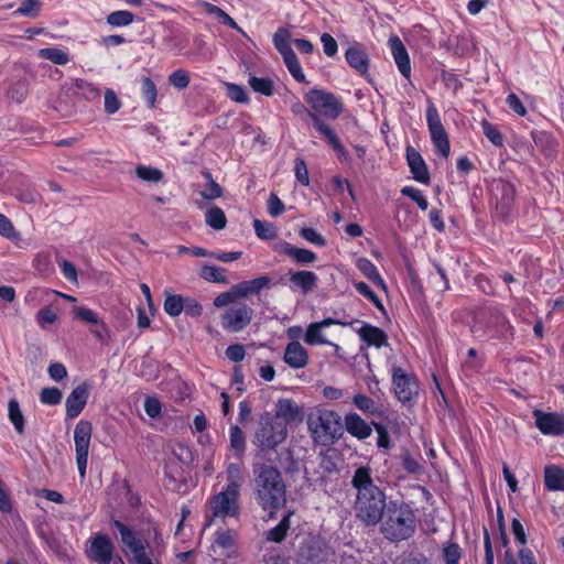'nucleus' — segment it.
Listing matches in <instances>:
<instances>
[{
	"label": "nucleus",
	"instance_id": "f3484780",
	"mask_svg": "<svg viewBox=\"0 0 564 564\" xmlns=\"http://www.w3.org/2000/svg\"><path fill=\"white\" fill-rule=\"evenodd\" d=\"M335 324H340V323L335 321L334 318H325L322 322L311 323L307 326L305 335H304L305 344H307L310 346L333 345L336 350H339V346L328 341L323 333L324 328H326L330 325H335ZM341 324L345 325L344 323H341Z\"/></svg>",
	"mask_w": 564,
	"mask_h": 564
},
{
	"label": "nucleus",
	"instance_id": "0eeeda50",
	"mask_svg": "<svg viewBox=\"0 0 564 564\" xmlns=\"http://www.w3.org/2000/svg\"><path fill=\"white\" fill-rule=\"evenodd\" d=\"M304 99L310 105L312 112L321 118L336 119L343 111V104L333 95L323 89L308 90Z\"/></svg>",
	"mask_w": 564,
	"mask_h": 564
},
{
	"label": "nucleus",
	"instance_id": "ea45409f",
	"mask_svg": "<svg viewBox=\"0 0 564 564\" xmlns=\"http://www.w3.org/2000/svg\"><path fill=\"white\" fill-rule=\"evenodd\" d=\"M284 63L291 73V75L294 77L295 80L299 83L305 82V75L302 70L301 64L297 59V56L294 52L289 53L283 56Z\"/></svg>",
	"mask_w": 564,
	"mask_h": 564
},
{
	"label": "nucleus",
	"instance_id": "8fccbe9b",
	"mask_svg": "<svg viewBox=\"0 0 564 564\" xmlns=\"http://www.w3.org/2000/svg\"><path fill=\"white\" fill-rule=\"evenodd\" d=\"M205 176L208 184L204 191L199 192L200 196L208 200L220 197L223 195V188L220 185L213 180L209 173H206Z\"/></svg>",
	"mask_w": 564,
	"mask_h": 564
},
{
	"label": "nucleus",
	"instance_id": "37998d69",
	"mask_svg": "<svg viewBox=\"0 0 564 564\" xmlns=\"http://www.w3.org/2000/svg\"><path fill=\"white\" fill-rule=\"evenodd\" d=\"M224 270L214 265H204L199 276L208 282L227 284L228 280L224 275Z\"/></svg>",
	"mask_w": 564,
	"mask_h": 564
},
{
	"label": "nucleus",
	"instance_id": "6e6552de",
	"mask_svg": "<svg viewBox=\"0 0 564 564\" xmlns=\"http://www.w3.org/2000/svg\"><path fill=\"white\" fill-rule=\"evenodd\" d=\"M93 435V424L87 420H80L74 430L76 464L82 479L86 477L88 452Z\"/></svg>",
	"mask_w": 564,
	"mask_h": 564
},
{
	"label": "nucleus",
	"instance_id": "b1692460",
	"mask_svg": "<svg viewBox=\"0 0 564 564\" xmlns=\"http://www.w3.org/2000/svg\"><path fill=\"white\" fill-rule=\"evenodd\" d=\"M346 430L349 434L365 440L371 435V427L358 414L351 413L345 417Z\"/></svg>",
	"mask_w": 564,
	"mask_h": 564
},
{
	"label": "nucleus",
	"instance_id": "4be33fe9",
	"mask_svg": "<svg viewBox=\"0 0 564 564\" xmlns=\"http://www.w3.org/2000/svg\"><path fill=\"white\" fill-rule=\"evenodd\" d=\"M113 525L120 533L121 542L123 543L126 547L124 551L127 553L132 555L147 546V544L142 540L137 539L134 532L122 522L116 520Z\"/></svg>",
	"mask_w": 564,
	"mask_h": 564
},
{
	"label": "nucleus",
	"instance_id": "79ce46f5",
	"mask_svg": "<svg viewBox=\"0 0 564 564\" xmlns=\"http://www.w3.org/2000/svg\"><path fill=\"white\" fill-rule=\"evenodd\" d=\"M59 310L55 304L47 305L40 310L37 317L42 328L54 324L58 319Z\"/></svg>",
	"mask_w": 564,
	"mask_h": 564
},
{
	"label": "nucleus",
	"instance_id": "f704fd0d",
	"mask_svg": "<svg viewBox=\"0 0 564 564\" xmlns=\"http://www.w3.org/2000/svg\"><path fill=\"white\" fill-rule=\"evenodd\" d=\"M134 172L140 180L151 183H160L164 177L161 170L149 165L140 164L135 167Z\"/></svg>",
	"mask_w": 564,
	"mask_h": 564
},
{
	"label": "nucleus",
	"instance_id": "2f4dec72",
	"mask_svg": "<svg viewBox=\"0 0 564 564\" xmlns=\"http://www.w3.org/2000/svg\"><path fill=\"white\" fill-rule=\"evenodd\" d=\"M226 474L228 484L226 485L225 488L240 492V487L243 482V476L241 473L240 465L236 463L229 464Z\"/></svg>",
	"mask_w": 564,
	"mask_h": 564
},
{
	"label": "nucleus",
	"instance_id": "dca6fc26",
	"mask_svg": "<svg viewBox=\"0 0 564 564\" xmlns=\"http://www.w3.org/2000/svg\"><path fill=\"white\" fill-rule=\"evenodd\" d=\"M113 544L105 534H97L91 539L87 554L98 564H110L112 560Z\"/></svg>",
	"mask_w": 564,
	"mask_h": 564
},
{
	"label": "nucleus",
	"instance_id": "69168bd1",
	"mask_svg": "<svg viewBox=\"0 0 564 564\" xmlns=\"http://www.w3.org/2000/svg\"><path fill=\"white\" fill-rule=\"evenodd\" d=\"M9 96L18 102H21L28 94V85L24 80H19L13 84L9 91Z\"/></svg>",
	"mask_w": 564,
	"mask_h": 564
},
{
	"label": "nucleus",
	"instance_id": "6ab92c4d",
	"mask_svg": "<svg viewBox=\"0 0 564 564\" xmlns=\"http://www.w3.org/2000/svg\"><path fill=\"white\" fill-rule=\"evenodd\" d=\"M275 251L290 257L300 265L310 264L316 261L317 256L307 249L292 246L286 241H281L274 246Z\"/></svg>",
	"mask_w": 564,
	"mask_h": 564
},
{
	"label": "nucleus",
	"instance_id": "4c0bfd02",
	"mask_svg": "<svg viewBox=\"0 0 564 564\" xmlns=\"http://www.w3.org/2000/svg\"><path fill=\"white\" fill-rule=\"evenodd\" d=\"M141 93L145 98L150 108L155 107L158 90L153 80L148 76H142L141 79Z\"/></svg>",
	"mask_w": 564,
	"mask_h": 564
},
{
	"label": "nucleus",
	"instance_id": "c03bdc74",
	"mask_svg": "<svg viewBox=\"0 0 564 564\" xmlns=\"http://www.w3.org/2000/svg\"><path fill=\"white\" fill-rule=\"evenodd\" d=\"M184 297L181 295H167L164 301V311L172 317L178 316L184 308Z\"/></svg>",
	"mask_w": 564,
	"mask_h": 564
},
{
	"label": "nucleus",
	"instance_id": "393cba45",
	"mask_svg": "<svg viewBox=\"0 0 564 564\" xmlns=\"http://www.w3.org/2000/svg\"><path fill=\"white\" fill-rule=\"evenodd\" d=\"M313 126L339 155L345 154V149L340 143L337 134L327 123L323 121V119L319 116H314Z\"/></svg>",
	"mask_w": 564,
	"mask_h": 564
},
{
	"label": "nucleus",
	"instance_id": "aec40b11",
	"mask_svg": "<svg viewBox=\"0 0 564 564\" xmlns=\"http://www.w3.org/2000/svg\"><path fill=\"white\" fill-rule=\"evenodd\" d=\"M283 360L294 369H301L308 364V352L297 340L290 341L284 350Z\"/></svg>",
	"mask_w": 564,
	"mask_h": 564
},
{
	"label": "nucleus",
	"instance_id": "bf43d9fd",
	"mask_svg": "<svg viewBox=\"0 0 564 564\" xmlns=\"http://www.w3.org/2000/svg\"><path fill=\"white\" fill-rule=\"evenodd\" d=\"M300 236L308 241L310 243L316 245V246H325L326 240L325 238L319 235L314 228L305 227L300 230Z\"/></svg>",
	"mask_w": 564,
	"mask_h": 564
},
{
	"label": "nucleus",
	"instance_id": "c85d7f7f",
	"mask_svg": "<svg viewBox=\"0 0 564 564\" xmlns=\"http://www.w3.org/2000/svg\"><path fill=\"white\" fill-rule=\"evenodd\" d=\"M300 413V409L295 402L290 399H281L275 404V414L273 417H279L285 422V424L290 421L296 419Z\"/></svg>",
	"mask_w": 564,
	"mask_h": 564
},
{
	"label": "nucleus",
	"instance_id": "a18cd8bd",
	"mask_svg": "<svg viewBox=\"0 0 564 564\" xmlns=\"http://www.w3.org/2000/svg\"><path fill=\"white\" fill-rule=\"evenodd\" d=\"M249 85L254 91L262 95L271 96L273 94V82L270 78L250 76Z\"/></svg>",
	"mask_w": 564,
	"mask_h": 564
},
{
	"label": "nucleus",
	"instance_id": "6e6d98bb",
	"mask_svg": "<svg viewBox=\"0 0 564 564\" xmlns=\"http://www.w3.org/2000/svg\"><path fill=\"white\" fill-rule=\"evenodd\" d=\"M294 173L296 180L304 186H308L310 177L308 170L305 161L302 158H296L294 162Z\"/></svg>",
	"mask_w": 564,
	"mask_h": 564
},
{
	"label": "nucleus",
	"instance_id": "20e7f679",
	"mask_svg": "<svg viewBox=\"0 0 564 564\" xmlns=\"http://www.w3.org/2000/svg\"><path fill=\"white\" fill-rule=\"evenodd\" d=\"M307 423L314 441L319 444H333L341 435L340 416L334 411L317 410L310 414Z\"/></svg>",
	"mask_w": 564,
	"mask_h": 564
},
{
	"label": "nucleus",
	"instance_id": "bb28decb",
	"mask_svg": "<svg viewBox=\"0 0 564 564\" xmlns=\"http://www.w3.org/2000/svg\"><path fill=\"white\" fill-rule=\"evenodd\" d=\"M358 334L360 338L368 345H373L378 348H380L383 345H387V335L384 334V332L372 325H364L358 330Z\"/></svg>",
	"mask_w": 564,
	"mask_h": 564
},
{
	"label": "nucleus",
	"instance_id": "5fc2aeb1",
	"mask_svg": "<svg viewBox=\"0 0 564 564\" xmlns=\"http://www.w3.org/2000/svg\"><path fill=\"white\" fill-rule=\"evenodd\" d=\"M401 193L402 195L404 196H408L410 198H412L416 204L417 206L422 209V210H425L427 209L429 207V202L427 199L423 196L422 192L420 189H416L414 187H410V186H406V187H403L401 189Z\"/></svg>",
	"mask_w": 564,
	"mask_h": 564
},
{
	"label": "nucleus",
	"instance_id": "f257e3e1",
	"mask_svg": "<svg viewBox=\"0 0 564 564\" xmlns=\"http://www.w3.org/2000/svg\"><path fill=\"white\" fill-rule=\"evenodd\" d=\"M351 487L356 491L354 511L356 518L366 527H376L388 506L384 491L375 484L369 466L358 467L351 477Z\"/></svg>",
	"mask_w": 564,
	"mask_h": 564
},
{
	"label": "nucleus",
	"instance_id": "5701e85b",
	"mask_svg": "<svg viewBox=\"0 0 564 564\" xmlns=\"http://www.w3.org/2000/svg\"><path fill=\"white\" fill-rule=\"evenodd\" d=\"M544 485L550 491H564V469L558 465L545 466Z\"/></svg>",
	"mask_w": 564,
	"mask_h": 564
},
{
	"label": "nucleus",
	"instance_id": "603ef678",
	"mask_svg": "<svg viewBox=\"0 0 564 564\" xmlns=\"http://www.w3.org/2000/svg\"><path fill=\"white\" fill-rule=\"evenodd\" d=\"M354 404L361 411L375 414L378 411V405L376 402L364 394H356L352 400Z\"/></svg>",
	"mask_w": 564,
	"mask_h": 564
},
{
	"label": "nucleus",
	"instance_id": "c756f323",
	"mask_svg": "<svg viewBox=\"0 0 564 564\" xmlns=\"http://www.w3.org/2000/svg\"><path fill=\"white\" fill-rule=\"evenodd\" d=\"M200 6L207 14L214 15L223 24H226L229 28L235 29V30L239 31L240 33L245 34L243 31L238 26L236 21L228 13H226L221 8H219L213 3H209V2H202Z\"/></svg>",
	"mask_w": 564,
	"mask_h": 564
},
{
	"label": "nucleus",
	"instance_id": "e433bc0d",
	"mask_svg": "<svg viewBox=\"0 0 564 564\" xmlns=\"http://www.w3.org/2000/svg\"><path fill=\"white\" fill-rule=\"evenodd\" d=\"M230 447L239 458L242 457L246 449V437L239 426L230 427Z\"/></svg>",
	"mask_w": 564,
	"mask_h": 564
},
{
	"label": "nucleus",
	"instance_id": "a211bd4d",
	"mask_svg": "<svg viewBox=\"0 0 564 564\" xmlns=\"http://www.w3.org/2000/svg\"><path fill=\"white\" fill-rule=\"evenodd\" d=\"M406 161L415 181L429 184L430 173L422 155L412 147L406 148Z\"/></svg>",
	"mask_w": 564,
	"mask_h": 564
},
{
	"label": "nucleus",
	"instance_id": "1a4fd4ad",
	"mask_svg": "<svg viewBox=\"0 0 564 564\" xmlns=\"http://www.w3.org/2000/svg\"><path fill=\"white\" fill-rule=\"evenodd\" d=\"M426 120L433 144L443 158H447L449 155L448 137L443 127L437 109L432 102H430L426 110Z\"/></svg>",
	"mask_w": 564,
	"mask_h": 564
},
{
	"label": "nucleus",
	"instance_id": "473e14b6",
	"mask_svg": "<svg viewBox=\"0 0 564 564\" xmlns=\"http://www.w3.org/2000/svg\"><path fill=\"white\" fill-rule=\"evenodd\" d=\"M206 224L215 230H221L227 225V218L224 210L218 206H212L206 212Z\"/></svg>",
	"mask_w": 564,
	"mask_h": 564
},
{
	"label": "nucleus",
	"instance_id": "412c9836",
	"mask_svg": "<svg viewBox=\"0 0 564 564\" xmlns=\"http://www.w3.org/2000/svg\"><path fill=\"white\" fill-rule=\"evenodd\" d=\"M388 44L400 73L409 78L411 75V64L402 41L397 35H393L389 39Z\"/></svg>",
	"mask_w": 564,
	"mask_h": 564
},
{
	"label": "nucleus",
	"instance_id": "774afa93",
	"mask_svg": "<svg viewBox=\"0 0 564 564\" xmlns=\"http://www.w3.org/2000/svg\"><path fill=\"white\" fill-rule=\"evenodd\" d=\"M482 129L485 135L495 144L496 147L502 145V135L501 133L488 121L482 122Z\"/></svg>",
	"mask_w": 564,
	"mask_h": 564
},
{
	"label": "nucleus",
	"instance_id": "cd10ccee",
	"mask_svg": "<svg viewBox=\"0 0 564 564\" xmlns=\"http://www.w3.org/2000/svg\"><path fill=\"white\" fill-rule=\"evenodd\" d=\"M317 275L312 271L290 272V281L304 293L312 291L317 284Z\"/></svg>",
	"mask_w": 564,
	"mask_h": 564
},
{
	"label": "nucleus",
	"instance_id": "423d86ee",
	"mask_svg": "<svg viewBox=\"0 0 564 564\" xmlns=\"http://www.w3.org/2000/svg\"><path fill=\"white\" fill-rule=\"evenodd\" d=\"M299 564H333L335 554L332 547L321 538H306L297 552Z\"/></svg>",
	"mask_w": 564,
	"mask_h": 564
},
{
	"label": "nucleus",
	"instance_id": "2eb2a0df",
	"mask_svg": "<svg viewBox=\"0 0 564 564\" xmlns=\"http://www.w3.org/2000/svg\"><path fill=\"white\" fill-rule=\"evenodd\" d=\"M345 58L348 65L360 76L368 77L369 55L362 44L358 42L350 43L345 52Z\"/></svg>",
	"mask_w": 564,
	"mask_h": 564
},
{
	"label": "nucleus",
	"instance_id": "49530a36",
	"mask_svg": "<svg viewBox=\"0 0 564 564\" xmlns=\"http://www.w3.org/2000/svg\"><path fill=\"white\" fill-rule=\"evenodd\" d=\"M133 13L126 10L113 11L107 17V22L112 26H127L133 22Z\"/></svg>",
	"mask_w": 564,
	"mask_h": 564
},
{
	"label": "nucleus",
	"instance_id": "f8f14e48",
	"mask_svg": "<svg viewBox=\"0 0 564 564\" xmlns=\"http://www.w3.org/2000/svg\"><path fill=\"white\" fill-rule=\"evenodd\" d=\"M394 393L399 401L405 403L413 399L417 393L416 380L408 376L400 367L393 369L392 375Z\"/></svg>",
	"mask_w": 564,
	"mask_h": 564
},
{
	"label": "nucleus",
	"instance_id": "c9c22d12",
	"mask_svg": "<svg viewBox=\"0 0 564 564\" xmlns=\"http://www.w3.org/2000/svg\"><path fill=\"white\" fill-rule=\"evenodd\" d=\"M290 39L291 35L286 29H279L273 35V44L282 56L294 52L290 46Z\"/></svg>",
	"mask_w": 564,
	"mask_h": 564
},
{
	"label": "nucleus",
	"instance_id": "72a5a7b5",
	"mask_svg": "<svg viewBox=\"0 0 564 564\" xmlns=\"http://www.w3.org/2000/svg\"><path fill=\"white\" fill-rule=\"evenodd\" d=\"M357 268L361 271V273L367 276L369 280L375 282L376 284L384 288V282L380 276L378 269L376 265L368 259L361 258L357 261Z\"/></svg>",
	"mask_w": 564,
	"mask_h": 564
},
{
	"label": "nucleus",
	"instance_id": "3c124183",
	"mask_svg": "<svg viewBox=\"0 0 564 564\" xmlns=\"http://www.w3.org/2000/svg\"><path fill=\"white\" fill-rule=\"evenodd\" d=\"M321 468L327 474H334L338 471V455L336 452H326L321 456Z\"/></svg>",
	"mask_w": 564,
	"mask_h": 564
},
{
	"label": "nucleus",
	"instance_id": "a19ab883",
	"mask_svg": "<svg viewBox=\"0 0 564 564\" xmlns=\"http://www.w3.org/2000/svg\"><path fill=\"white\" fill-rule=\"evenodd\" d=\"M37 55L57 65H65L69 61L67 53L57 47L42 48Z\"/></svg>",
	"mask_w": 564,
	"mask_h": 564
},
{
	"label": "nucleus",
	"instance_id": "9d476101",
	"mask_svg": "<svg viewBox=\"0 0 564 564\" xmlns=\"http://www.w3.org/2000/svg\"><path fill=\"white\" fill-rule=\"evenodd\" d=\"M240 492L225 488L210 500L214 518L236 517L239 513L238 498Z\"/></svg>",
	"mask_w": 564,
	"mask_h": 564
},
{
	"label": "nucleus",
	"instance_id": "58836bf2",
	"mask_svg": "<svg viewBox=\"0 0 564 564\" xmlns=\"http://www.w3.org/2000/svg\"><path fill=\"white\" fill-rule=\"evenodd\" d=\"M253 228H254L257 237L262 240H272L278 236L276 228L271 223L254 219Z\"/></svg>",
	"mask_w": 564,
	"mask_h": 564
},
{
	"label": "nucleus",
	"instance_id": "680f3d73",
	"mask_svg": "<svg viewBox=\"0 0 564 564\" xmlns=\"http://www.w3.org/2000/svg\"><path fill=\"white\" fill-rule=\"evenodd\" d=\"M237 299H240V296L236 291V286L234 285L228 292L220 293L218 296H216L214 300V305L217 307H224L235 302Z\"/></svg>",
	"mask_w": 564,
	"mask_h": 564
},
{
	"label": "nucleus",
	"instance_id": "ddd939ff",
	"mask_svg": "<svg viewBox=\"0 0 564 564\" xmlns=\"http://www.w3.org/2000/svg\"><path fill=\"white\" fill-rule=\"evenodd\" d=\"M533 416L535 425L542 434L563 435L564 434V414L546 413L542 410H534Z\"/></svg>",
	"mask_w": 564,
	"mask_h": 564
},
{
	"label": "nucleus",
	"instance_id": "864d4df0",
	"mask_svg": "<svg viewBox=\"0 0 564 564\" xmlns=\"http://www.w3.org/2000/svg\"><path fill=\"white\" fill-rule=\"evenodd\" d=\"M169 83L177 89H184L189 84V75L184 69H177L169 76Z\"/></svg>",
	"mask_w": 564,
	"mask_h": 564
},
{
	"label": "nucleus",
	"instance_id": "7c9ffc66",
	"mask_svg": "<svg viewBox=\"0 0 564 564\" xmlns=\"http://www.w3.org/2000/svg\"><path fill=\"white\" fill-rule=\"evenodd\" d=\"M291 516H292V513L289 512L288 514H285L283 517V519L279 522L278 525H275L274 528H272L271 530L268 531V533H267L268 541L280 543L284 540V538L286 536V533L291 527V522H290Z\"/></svg>",
	"mask_w": 564,
	"mask_h": 564
},
{
	"label": "nucleus",
	"instance_id": "09e8293b",
	"mask_svg": "<svg viewBox=\"0 0 564 564\" xmlns=\"http://www.w3.org/2000/svg\"><path fill=\"white\" fill-rule=\"evenodd\" d=\"M63 398L62 391L56 387L43 388L40 392V400L44 404L56 405Z\"/></svg>",
	"mask_w": 564,
	"mask_h": 564
},
{
	"label": "nucleus",
	"instance_id": "0e129e2a",
	"mask_svg": "<svg viewBox=\"0 0 564 564\" xmlns=\"http://www.w3.org/2000/svg\"><path fill=\"white\" fill-rule=\"evenodd\" d=\"M356 290L369 299L378 308L383 310V305L380 301V299L377 296V294L369 288L368 284L365 282H357L355 283Z\"/></svg>",
	"mask_w": 564,
	"mask_h": 564
},
{
	"label": "nucleus",
	"instance_id": "052dcab7",
	"mask_svg": "<svg viewBox=\"0 0 564 564\" xmlns=\"http://www.w3.org/2000/svg\"><path fill=\"white\" fill-rule=\"evenodd\" d=\"M121 102L112 89H107L105 93V111L113 115L119 110Z\"/></svg>",
	"mask_w": 564,
	"mask_h": 564
},
{
	"label": "nucleus",
	"instance_id": "13d9d810",
	"mask_svg": "<svg viewBox=\"0 0 564 564\" xmlns=\"http://www.w3.org/2000/svg\"><path fill=\"white\" fill-rule=\"evenodd\" d=\"M228 97L237 102H248V94L243 87L236 84H226Z\"/></svg>",
	"mask_w": 564,
	"mask_h": 564
},
{
	"label": "nucleus",
	"instance_id": "4d7b16f0",
	"mask_svg": "<svg viewBox=\"0 0 564 564\" xmlns=\"http://www.w3.org/2000/svg\"><path fill=\"white\" fill-rule=\"evenodd\" d=\"M74 315L76 318H79L88 324L98 325L99 318L97 314L91 311L90 308L84 307V306H76L73 310Z\"/></svg>",
	"mask_w": 564,
	"mask_h": 564
},
{
	"label": "nucleus",
	"instance_id": "de8ad7c7",
	"mask_svg": "<svg viewBox=\"0 0 564 564\" xmlns=\"http://www.w3.org/2000/svg\"><path fill=\"white\" fill-rule=\"evenodd\" d=\"M9 417L18 433L24 430V419L21 413L19 403L15 400H10L8 404Z\"/></svg>",
	"mask_w": 564,
	"mask_h": 564
},
{
	"label": "nucleus",
	"instance_id": "39448f33",
	"mask_svg": "<svg viewBox=\"0 0 564 564\" xmlns=\"http://www.w3.org/2000/svg\"><path fill=\"white\" fill-rule=\"evenodd\" d=\"M286 434L285 422L265 412L260 415L252 443L261 449H273L284 442Z\"/></svg>",
	"mask_w": 564,
	"mask_h": 564
},
{
	"label": "nucleus",
	"instance_id": "4468645a",
	"mask_svg": "<svg viewBox=\"0 0 564 564\" xmlns=\"http://www.w3.org/2000/svg\"><path fill=\"white\" fill-rule=\"evenodd\" d=\"M89 390L90 384L83 382L75 387L68 394L65 401L66 416L68 419H75L82 413L87 403Z\"/></svg>",
	"mask_w": 564,
	"mask_h": 564
},
{
	"label": "nucleus",
	"instance_id": "338daca9",
	"mask_svg": "<svg viewBox=\"0 0 564 564\" xmlns=\"http://www.w3.org/2000/svg\"><path fill=\"white\" fill-rule=\"evenodd\" d=\"M291 111L303 121L311 120L312 123L314 122V116H317L315 112H312V110H308L305 105L300 101L292 104Z\"/></svg>",
	"mask_w": 564,
	"mask_h": 564
},
{
	"label": "nucleus",
	"instance_id": "7ed1b4c3",
	"mask_svg": "<svg viewBox=\"0 0 564 564\" xmlns=\"http://www.w3.org/2000/svg\"><path fill=\"white\" fill-rule=\"evenodd\" d=\"M379 523L386 539L399 542L414 534L416 518L410 505L401 500H390Z\"/></svg>",
	"mask_w": 564,
	"mask_h": 564
},
{
	"label": "nucleus",
	"instance_id": "f03ea898",
	"mask_svg": "<svg viewBox=\"0 0 564 564\" xmlns=\"http://www.w3.org/2000/svg\"><path fill=\"white\" fill-rule=\"evenodd\" d=\"M252 496L264 511L273 513L286 503V485L281 470L265 463L252 464Z\"/></svg>",
	"mask_w": 564,
	"mask_h": 564
},
{
	"label": "nucleus",
	"instance_id": "a878e982",
	"mask_svg": "<svg viewBox=\"0 0 564 564\" xmlns=\"http://www.w3.org/2000/svg\"><path fill=\"white\" fill-rule=\"evenodd\" d=\"M270 282L271 280L268 276H259L250 281L240 282L235 286L240 297H247L252 294H259L269 286Z\"/></svg>",
	"mask_w": 564,
	"mask_h": 564
},
{
	"label": "nucleus",
	"instance_id": "e2e57ef3",
	"mask_svg": "<svg viewBox=\"0 0 564 564\" xmlns=\"http://www.w3.org/2000/svg\"><path fill=\"white\" fill-rule=\"evenodd\" d=\"M130 562L133 564H160L158 557L147 552V546L132 554Z\"/></svg>",
	"mask_w": 564,
	"mask_h": 564
},
{
	"label": "nucleus",
	"instance_id": "9b49d317",
	"mask_svg": "<svg viewBox=\"0 0 564 564\" xmlns=\"http://www.w3.org/2000/svg\"><path fill=\"white\" fill-rule=\"evenodd\" d=\"M252 315L253 310L246 304L232 306L223 315V327L229 332H240L251 322Z\"/></svg>",
	"mask_w": 564,
	"mask_h": 564
}]
</instances>
